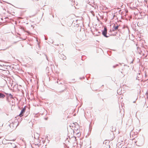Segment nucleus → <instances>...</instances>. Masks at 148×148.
<instances>
[{"label":"nucleus","instance_id":"22","mask_svg":"<svg viewBox=\"0 0 148 148\" xmlns=\"http://www.w3.org/2000/svg\"><path fill=\"white\" fill-rule=\"evenodd\" d=\"M60 137H58V139H59V140H60Z\"/></svg>","mask_w":148,"mask_h":148},{"label":"nucleus","instance_id":"19","mask_svg":"<svg viewBox=\"0 0 148 148\" xmlns=\"http://www.w3.org/2000/svg\"><path fill=\"white\" fill-rule=\"evenodd\" d=\"M133 60L132 62H130V64L133 63Z\"/></svg>","mask_w":148,"mask_h":148},{"label":"nucleus","instance_id":"13","mask_svg":"<svg viewBox=\"0 0 148 148\" xmlns=\"http://www.w3.org/2000/svg\"><path fill=\"white\" fill-rule=\"evenodd\" d=\"M84 78H85L84 77H83L82 78V77H80V79H82V78L84 79Z\"/></svg>","mask_w":148,"mask_h":148},{"label":"nucleus","instance_id":"8","mask_svg":"<svg viewBox=\"0 0 148 148\" xmlns=\"http://www.w3.org/2000/svg\"><path fill=\"white\" fill-rule=\"evenodd\" d=\"M5 93L7 95H8L10 97L11 99H13V97L12 96V95L11 94H8V93H6L5 92Z\"/></svg>","mask_w":148,"mask_h":148},{"label":"nucleus","instance_id":"6","mask_svg":"<svg viewBox=\"0 0 148 148\" xmlns=\"http://www.w3.org/2000/svg\"><path fill=\"white\" fill-rule=\"evenodd\" d=\"M119 27V25H117L116 26H115V25L114 24V25L113 26V28L112 29V31H114L115 30L117 29H118Z\"/></svg>","mask_w":148,"mask_h":148},{"label":"nucleus","instance_id":"12","mask_svg":"<svg viewBox=\"0 0 148 148\" xmlns=\"http://www.w3.org/2000/svg\"><path fill=\"white\" fill-rule=\"evenodd\" d=\"M9 126H10V127H13V124H10V125H9Z\"/></svg>","mask_w":148,"mask_h":148},{"label":"nucleus","instance_id":"25","mask_svg":"<svg viewBox=\"0 0 148 148\" xmlns=\"http://www.w3.org/2000/svg\"><path fill=\"white\" fill-rule=\"evenodd\" d=\"M125 75H124L122 76V77H124Z\"/></svg>","mask_w":148,"mask_h":148},{"label":"nucleus","instance_id":"31","mask_svg":"<svg viewBox=\"0 0 148 148\" xmlns=\"http://www.w3.org/2000/svg\"><path fill=\"white\" fill-rule=\"evenodd\" d=\"M138 142V141H137L136 142H135V143Z\"/></svg>","mask_w":148,"mask_h":148},{"label":"nucleus","instance_id":"17","mask_svg":"<svg viewBox=\"0 0 148 148\" xmlns=\"http://www.w3.org/2000/svg\"><path fill=\"white\" fill-rule=\"evenodd\" d=\"M81 40H84V38H81Z\"/></svg>","mask_w":148,"mask_h":148},{"label":"nucleus","instance_id":"5","mask_svg":"<svg viewBox=\"0 0 148 148\" xmlns=\"http://www.w3.org/2000/svg\"><path fill=\"white\" fill-rule=\"evenodd\" d=\"M144 48H140L139 47H137V52L140 55L142 53V51H143V50L144 49Z\"/></svg>","mask_w":148,"mask_h":148},{"label":"nucleus","instance_id":"20","mask_svg":"<svg viewBox=\"0 0 148 148\" xmlns=\"http://www.w3.org/2000/svg\"><path fill=\"white\" fill-rule=\"evenodd\" d=\"M45 40H47V38H46V37H45Z\"/></svg>","mask_w":148,"mask_h":148},{"label":"nucleus","instance_id":"4","mask_svg":"<svg viewBox=\"0 0 148 148\" xmlns=\"http://www.w3.org/2000/svg\"><path fill=\"white\" fill-rule=\"evenodd\" d=\"M59 56L60 59L63 60H65L66 59V56L63 54H60L59 55Z\"/></svg>","mask_w":148,"mask_h":148},{"label":"nucleus","instance_id":"30","mask_svg":"<svg viewBox=\"0 0 148 148\" xmlns=\"http://www.w3.org/2000/svg\"><path fill=\"white\" fill-rule=\"evenodd\" d=\"M72 80H75V79H72Z\"/></svg>","mask_w":148,"mask_h":148},{"label":"nucleus","instance_id":"14","mask_svg":"<svg viewBox=\"0 0 148 148\" xmlns=\"http://www.w3.org/2000/svg\"><path fill=\"white\" fill-rule=\"evenodd\" d=\"M114 129H113V128H112V131L113 132V130H116V129L114 127Z\"/></svg>","mask_w":148,"mask_h":148},{"label":"nucleus","instance_id":"9","mask_svg":"<svg viewBox=\"0 0 148 148\" xmlns=\"http://www.w3.org/2000/svg\"><path fill=\"white\" fill-rule=\"evenodd\" d=\"M10 143L12 145V146L14 148H15L16 147V146L15 145V144L14 143L12 144L11 143Z\"/></svg>","mask_w":148,"mask_h":148},{"label":"nucleus","instance_id":"29","mask_svg":"<svg viewBox=\"0 0 148 148\" xmlns=\"http://www.w3.org/2000/svg\"><path fill=\"white\" fill-rule=\"evenodd\" d=\"M15 140V139H13L12 140H13V141H14Z\"/></svg>","mask_w":148,"mask_h":148},{"label":"nucleus","instance_id":"2","mask_svg":"<svg viewBox=\"0 0 148 148\" xmlns=\"http://www.w3.org/2000/svg\"><path fill=\"white\" fill-rule=\"evenodd\" d=\"M26 107H27L25 106L23 108H22L20 114H19V116L20 117L22 116L24 114V112H25Z\"/></svg>","mask_w":148,"mask_h":148},{"label":"nucleus","instance_id":"18","mask_svg":"<svg viewBox=\"0 0 148 148\" xmlns=\"http://www.w3.org/2000/svg\"><path fill=\"white\" fill-rule=\"evenodd\" d=\"M48 136H47L46 137V139H48Z\"/></svg>","mask_w":148,"mask_h":148},{"label":"nucleus","instance_id":"23","mask_svg":"<svg viewBox=\"0 0 148 148\" xmlns=\"http://www.w3.org/2000/svg\"><path fill=\"white\" fill-rule=\"evenodd\" d=\"M136 101H135L133 102V103H134Z\"/></svg>","mask_w":148,"mask_h":148},{"label":"nucleus","instance_id":"38","mask_svg":"<svg viewBox=\"0 0 148 148\" xmlns=\"http://www.w3.org/2000/svg\"><path fill=\"white\" fill-rule=\"evenodd\" d=\"M1 138V137H0V138Z\"/></svg>","mask_w":148,"mask_h":148},{"label":"nucleus","instance_id":"7","mask_svg":"<svg viewBox=\"0 0 148 148\" xmlns=\"http://www.w3.org/2000/svg\"><path fill=\"white\" fill-rule=\"evenodd\" d=\"M5 97V95L3 93L0 92V99H3Z\"/></svg>","mask_w":148,"mask_h":148},{"label":"nucleus","instance_id":"3","mask_svg":"<svg viewBox=\"0 0 148 148\" xmlns=\"http://www.w3.org/2000/svg\"><path fill=\"white\" fill-rule=\"evenodd\" d=\"M147 52V50L145 49H144L143 50V51H142L140 55H142L143 56H145V58L147 59V55H146Z\"/></svg>","mask_w":148,"mask_h":148},{"label":"nucleus","instance_id":"21","mask_svg":"<svg viewBox=\"0 0 148 148\" xmlns=\"http://www.w3.org/2000/svg\"><path fill=\"white\" fill-rule=\"evenodd\" d=\"M98 33H99V34H101V32H98Z\"/></svg>","mask_w":148,"mask_h":148},{"label":"nucleus","instance_id":"28","mask_svg":"<svg viewBox=\"0 0 148 148\" xmlns=\"http://www.w3.org/2000/svg\"><path fill=\"white\" fill-rule=\"evenodd\" d=\"M126 66V65H125V64H124V66Z\"/></svg>","mask_w":148,"mask_h":148},{"label":"nucleus","instance_id":"33","mask_svg":"<svg viewBox=\"0 0 148 148\" xmlns=\"http://www.w3.org/2000/svg\"><path fill=\"white\" fill-rule=\"evenodd\" d=\"M27 32L28 33L29 32L28 31H27Z\"/></svg>","mask_w":148,"mask_h":148},{"label":"nucleus","instance_id":"32","mask_svg":"<svg viewBox=\"0 0 148 148\" xmlns=\"http://www.w3.org/2000/svg\"><path fill=\"white\" fill-rule=\"evenodd\" d=\"M137 25H138V26H138V23H137Z\"/></svg>","mask_w":148,"mask_h":148},{"label":"nucleus","instance_id":"11","mask_svg":"<svg viewBox=\"0 0 148 148\" xmlns=\"http://www.w3.org/2000/svg\"><path fill=\"white\" fill-rule=\"evenodd\" d=\"M118 66H119V64H116V65H113V67L114 68H116V67Z\"/></svg>","mask_w":148,"mask_h":148},{"label":"nucleus","instance_id":"27","mask_svg":"<svg viewBox=\"0 0 148 148\" xmlns=\"http://www.w3.org/2000/svg\"><path fill=\"white\" fill-rule=\"evenodd\" d=\"M119 64H120V65H121V63H119Z\"/></svg>","mask_w":148,"mask_h":148},{"label":"nucleus","instance_id":"1","mask_svg":"<svg viewBox=\"0 0 148 148\" xmlns=\"http://www.w3.org/2000/svg\"><path fill=\"white\" fill-rule=\"evenodd\" d=\"M102 34L106 38L109 37L110 35L108 34V35H107V28L106 27H105L104 28L103 30H102Z\"/></svg>","mask_w":148,"mask_h":148},{"label":"nucleus","instance_id":"34","mask_svg":"<svg viewBox=\"0 0 148 148\" xmlns=\"http://www.w3.org/2000/svg\"><path fill=\"white\" fill-rule=\"evenodd\" d=\"M45 119L46 120H47V118H45Z\"/></svg>","mask_w":148,"mask_h":148},{"label":"nucleus","instance_id":"35","mask_svg":"<svg viewBox=\"0 0 148 148\" xmlns=\"http://www.w3.org/2000/svg\"><path fill=\"white\" fill-rule=\"evenodd\" d=\"M121 73H122V72H121Z\"/></svg>","mask_w":148,"mask_h":148},{"label":"nucleus","instance_id":"37","mask_svg":"<svg viewBox=\"0 0 148 148\" xmlns=\"http://www.w3.org/2000/svg\"><path fill=\"white\" fill-rule=\"evenodd\" d=\"M147 7H148V5H147Z\"/></svg>","mask_w":148,"mask_h":148},{"label":"nucleus","instance_id":"24","mask_svg":"<svg viewBox=\"0 0 148 148\" xmlns=\"http://www.w3.org/2000/svg\"><path fill=\"white\" fill-rule=\"evenodd\" d=\"M120 145H121V146H122L123 145H122V144H120Z\"/></svg>","mask_w":148,"mask_h":148},{"label":"nucleus","instance_id":"26","mask_svg":"<svg viewBox=\"0 0 148 148\" xmlns=\"http://www.w3.org/2000/svg\"><path fill=\"white\" fill-rule=\"evenodd\" d=\"M83 35H85L86 36L85 34H83Z\"/></svg>","mask_w":148,"mask_h":148},{"label":"nucleus","instance_id":"36","mask_svg":"<svg viewBox=\"0 0 148 148\" xmlns=\"http://www.w3.org/2000/svg\"><path fill=\"white\" fill-rule=\"evenodd\" d=\"M32 27L33 26V25H31Z\"/></svg>","mask_w":148,"mask_h":148},{"label":"nucleus","instance_id":"10","mask_svg":"<svg viewBox=\"0 0 148 148\" xmlns=\"http://www.w3.org/2000/svg\"><path fill=\"white\" fill-rule=\"evenodd\" d=\"M43 54H44V55L45 56V57H46V58L47 60L48 61H49V60H48V57H47V55H46V54L45 53H43Z\"/></svg>","mask_w":148,"mask_h":148},{"label":"nucleus","instance_id":"15","mask_svg":"<svg viewBox=\"0 0 148 148\" xmlns=\"http://www.w3.org/2000/svg\"><path fill=\"white\" fill-rule=\"evenodd\" d=\"M8 98H9V97H8V96L7 97V98H6L7 101H8Z\"/></svg>","mask_w":148,"mask_h":148},{"label":"nucleus","instance_id":"16","mask_svg":"<svg viewBox=\"0 0 148 148\" xmlns=\"http://www.w3.org/2000/svg\"><path fill=\"white\" fill-rule=\"evenodd\" d=\"M145 3L147 4V1H147V0H146V1H145Z\"/></svg>","mask_w":148,"mask_h":148}]
</instances>
